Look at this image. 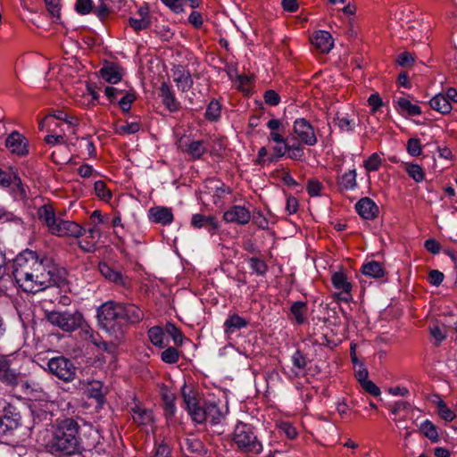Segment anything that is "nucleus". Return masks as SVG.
<instances>
[{"label":"nucleus","mask_w":457,"mask_h":457,"mask_svg":"<svg viewBox=\"0 0 457 457\" xmlns=\"http://www.w3.org/2000/svg\"><path fill=\"white\" fill-rule=\"evenodd\" d=\"M292 361L295 367L298 369H304L307 365V361L304 355L300 352L296 351L292 356Z\"/></svg>","instance_id":"64"},{"label":"nucleus","mask_w":457,"mask_h":457,"mask_svg":"<svg viewBox=\"0 0 457 457\" xmlns=\"http://www.w3.org/2000/svg\"><path fill=\"white\" fill-rule=\"evenodd\" d=\"M95 14L101 20L105 19L111 12L109 6L101 1L100 4L94 9Z\"/></svg>","instance_id":"62"},{"label":"nucleus","mask_w":457,"mask_h":457,"mask_svg":"<svg viewBox=\"0 0 457 457\" xmlns=\"http://www.w3.org/2000/svg\"><path fill=\"white\" fill-rule=\"evenodd\" d=\"M75 9L79 14H88L93 10V2L92 0H77Z\"/></svg>","instance_id":"54"},{"label":"nucleus","mask_w":457,"mask_h":457,"mask_svg":"<svg viewBox=\"0 0 457 457\" xmlns=\"http://www.w3.org/2000/svg\"><path fill=\"white\" fill-rule=\"evenodd\" d=\"M445 278V275L437 270H432L428 273V281L431 285L438 287L441 285Z\"/></svg>","instance_id":"63"},{"label":"nucleus","mask_w":457,"mask_h":457,"mask_svg":"<svg viewBox=\"0 0 457 457\" xmlns=\"http://www.w3.org/2000/svg\"><path fill=\"white\" fill-rule=\"evenodd\" d=\"M405 170L408 175L416 182H420L424 179L422 168L418 164L407 163Z\"/></svg>","instance_id":"42"},{"label":"nucleus","mask_w":457,"mask_h":457,"mask_svg":"<svg viewBox=\"0 0 457 457\" xmlns=\"http://www.w3.org/2000/svg\"><path fill=\"white\" fill-rule=\"evenodd\" d=\"M0 380L9 386L18 383L16 373L10 369L9 361L5 359H0Z\"/></svg>","instance_id":"23"},{"label":"nucleus","mask_w":457,"mask_h":457,"mask_svg":"<svg viewBox=\"0 0 457 457\" xmlns=\"http://www.w3.org/2000/svg\"><path fill=\"white\" fill-rule=\"evenodd\" d=\"M321 188V183L316 179H310L307 183V191L312 196L320 195Z\"/></svg>","instance_id":"59"},{"label":"nucleus","mask_w":457,"mask_h":457,"mask_svg":"<svg viewBox=\"0 0 457 457\" xmlns=\"http://www.w3.org/2000/svg\"><path fill=\"white\" fill-rule=\"evenodd\" d=\"M431 108L442 114H447L452 111V104L443 94L436 95L429 102Z\"/></svg>","instance_id":"24"},{"label":"nucleus","mask_w":457,"mask_h":457,"mask_svg":"<svg viewBox=\"0 0 457 457\" xmlns=\"http://www.w3.org/2000/svg\"><path fill=\"white\" fill-rule=\"evenodd\" d=\"M46 320L54 327L59 328L64 332H72L82 328L85 322L84 317L79 311L59 312L51 311L45 312Z\"/></svg>","instance_id":"4"},{"label":"nucleus","mask_w":457,"mask_h":457,"mask_svg":"<svg viewBox=\"0 0 457 457\" xmlns=\"http://www.w3.org/2000/svg\"><path fill=\"white\" fill-rule=\"evenodd\" d=\"M407 152L411 156H419L422 153L421 144L418 138H410L407 142Z\"/></svg>","instance_id":"52"},{"label":"nucleus","mask_w":457,"mask_h":457,"mask_svg":"<svg viewBox=\"0 0 457 457\" xmlns=\"http://www.w3.org/2000/svg\"><path fill=\"white\" fill-rule=\"evenodd\" d=\"M290 312L297 324H303L306 320V303L303 301H297L293 303L290 307Z\"/></svg>","instance_id":"28"},{"label":"nucleus","mask_w":457,"mask_h":457,"mask_svg":"<svg viewBox=\"0 0 457 457\" xmlns=\"http://www.w3.org/2000/svg\"><path fill=\"white\" fill-rule=\"evenodd\" d=\"M333 122L337 125L341 131H352L353 130L356 121L354 119H349L345 116H340L339 113H337L333 119Z\"/></svg>","instance_id":"34"},{"label":"nucleus","mask_w":457,"mask_h":457,"mask_svg":"<svg viewBox=\"0 0 457 457\" xmlns=\"http://www.w3.org/2000/svg\"><path fill=\"white\" fill-rule=\"evenodd\" d=\"M53 117L57 120H63L66 123L72 125V126L78 125L77 119L73 116H70L68 113L64 112L63 111H56L53 114Z\"/></svg>","instance_id":"61"},{"label":"nucleus","mask_w":457,"mask_h":457,"mask_svg":"<svg viewBox=\"0 0 457 457\" xmlns=\"http://www.w3.org/2000/svg\"><path fill=\"white\" fill-rule=\"evenodd\" d=\"M234 442L244 452L259 453L262 450V445L254 434L253 428L250 424L239 422L234 430Z\"/></svg>","instance_id":"5"},{"label":"nucleus","mask_w":457,"mask_h":457,"mask_svg":"<svg viewBox=\"0 0 457 457\" xmlns=\"http://www.w3.org/2000/svg\"><path fill=\"white\" fill-rule=\"evenodd\" d=\"M148 337L151 343L160 348H163L165 344L163 342L164 332L160 327H153L148 330Z\"/></svg>","instance_id":"35"},{"label":"nucleus","mask_w":457,"mask_h":457,"mask_svg":"<svg viewBox=\"0 0 457 457\" xmlns=\"http://www.w3.org/2000/svg\"><path fill=\"white\" fill-rule=\"evenodd\" d=\"M79 428V423L71 418L58 421L54 427L50 443L51 451L66 455L79 453L82 449Z\"/></svg>","instance_id":"1"},{"label":"nucleus","mask_w":457,"mask_h":457,"mask_svg":"<svg viewBox=\"0 0 457 457\" xmlns=\"http://www.w3.org/2000/svg\"><path fill=\"white\" fill-rule=\"evenodd\" d=\"M248 321L237 314L230 315L224 323V331L227 335H231L237 330L245 328Z\"/></svg>","instance_id":"22"},{"label":"nucleus","mask_w":457,"mask_h":457,"mask_svg":"<svg viewBox=\"0 0 457 457\" xmlns=\"http://www.w3.org/2000/svg\"><path fill=\"white\" fill-rule=\"evenodd\" d=\"M21 417L11 404L4 408L0 415V436L12 432L21 426Z\"/></svg>","instance_id":"10"},{"label":"nucleus","mask_w":457,"mask_h":457,"mask_svg":"<svg viewBox=\"0 0 457 457\" xmlns=\"http://www.w3.org/2000/svg\"><path fill=\"white\" fill-rule=\"evenodd\" d=\"M90 221L91 224L94 226H105L109 227V217L108 216H103L101 214V212L98 210H96L92 212L90 215Z\"/></svg>","instance_id":"53"},{"label":"nucleus","mask_w":457,"mask_h":457,"mask_svg":"<svg viewBox=\"0 0 457 457\" xmlns=\"http://www.w3.org/2000/svg\"><path fill=\"white\" fill-rule=\"evenodd\" d=\"M148 218L154 223L162 226H168L173 220V213L170 208L165 206H154L148 210Z\"/></svg>","instance_id":"14"},{"label":"nucleus","mask_w":457,"mask_h":457,"mask_svg":"<svg viewBox=\"0 0 457 457\" xmlns=\"http://www.w3.org/2000/svg\"><path fill=\"white\" fill-rule=\"evenodd\" d=\"M37 214L39 219L44 221L45 225H46L48 228L55 226V228H70V227L73 225L72 222L63 220L62 219H57L51 205H43L38 209ZM74 225L79 228H83L77 223H74Z\"/></svg>","instance_id":"12"},{"label":"nucleus","mask_w":457,"mask_h":457,"mask_svg":"<svg viewBox=\"0 0 457 457\" xmlns=\"http://www.w3.org/2000/svg\"><path fill=\"white\" fill-rule=\"evenodd\" d=\"M191 225L196 228H216L218 224L213 216H204L201 214H195L192 217Z\"/></svg>","instance_id":"31"},{"label":"nucleus","mask_w":457,"mask_h":457,"mask_svg":"<svg viewBox=\"0 0 457 457\" xmlns=\"http://www.w3.org/2000/svg\"><path fill=\"white\" fill-rule=\"evenodd\" d=\"M131 411L134 421L139 425H146L153 421V412L151 410L136 405Z\"/></svg>","instance_id":"26"},{"label":"nucleus","mask_w":457,"mask_h":457,"mask_svg":"<svg viewBox=\"0 0 457 457\" xmlns=\"http://www.w3.org/2000/svg\"><path fill=\"white\" fill-rule=\"evenodd\" d=\"M55 233L58 237H65L68 236V233L65 230H56ZM98 230H73L72 233L69 234V236L74 237L76 238L83 237L82 239H78L77 244L80 249H82L86 253H91L95 251L96 243L97 239L96 237H99V235L96 234Z\"/></svg>","instance_id":"9"},{"label":"nucleus","mask_w":457,"mask_h":457,"mask_svg":"<svg viewBox=\"0 0 457 457\" xmlns=\"http://www.w3.org/2000/svg\"><path fill=\"white\" fill-rule=\"evenodd\" d=\"M100 73L102 78L111 84H116L121 80V74L120 72V69L117 66L111 65L103 67L100 70Z\"/></svg>","instance_id":"30"},{"label":"nucleus","mask_w":457,"mask_h":457,"mask_svg":"<svg viewBox=\"0 0 457 457\" xmlns=\"http://www.w3.org/2000/svg\"><path fill=\"white\" fill-rule=\"evenodd\" d=\"M397 105L400 110L407 112L409 115L415 116L421 113V109L419 105L411 104L408 99L400 97L397 100Z\"/></svg>","instance_id":"36"},{"label":"nucleus","mask_w":457,"mask_h":457,"mask_svg":"<svg viewBox=\"0 0 457 457\" xmlns=\"http://www.w3.org/2000/svg\"><path fill=\"white\" fill-rule=\"evenodd\" d=\"M220 115V104L216 100H212L209 104L206 112L205 117L210 120H216Z\"/></svg>","instance_id":"45"},{"label":"nucleus","mask_w":457,"mask_h":457,"mask_svg":"<svg viewBox=\"0 0 457 457\" xmlns=\"http://www.w3.org/2000/svg\"><path fill=\"white\" fill-rule=\"evenodd\" d=\"M136 96L133 93H126L125 96L120 100L119 105L123 112L130 110L131 104L135 101Z\"/></svg>","instance_id":"56"},{"label":"nucleus","mask_w":457,"mask_h":457,"mask_svg":"<svg viewBox=\"0 0 457 457\" xmlns=\"http://www.w3.org/2000/svg\"><path fill=\"white\" fill-rule=\"evenodd\" d=\"M95 191L98 197L102 200L108 201L112 197L111 192L106 188L104 181L99 180L95 183Z\"/></svg>","instance_id":"49"},{"label":"nucleus","mask_w":457,"mask_h":457,"mask_svg":"<svg viewBox=\"0 0 457 457\" xmlns=\"http://www.w3.org/2000/svg\"><path fill=\"white\" fill-rule=\"evenodd\" d=\"M361 272L365 276L374 278H380L385 275V270L382 265L376 261H370L364 263L361 267Z\"/></svg>","instance_id":"25"},{"label":"nucleus","mask_w":457,"mask_h":457,"mask_svg":"<svg viewBox=\"0 0 457 457\" xmlns=\"http://www.w3.org/2000/svg\"><path fill=\"white\" fill-rule=\"evenodd\" d=\"M121 313V303L109 301L97 309V319L104 328H112L122 326Z\"/></svg>","instance_id":"7"},{"label":"nucleus","mask_w":457,"mask_h":457,"mask_svg":"<svg viewBox=\"0 0 457 457\" xmlns=\"http://www.w3.org/2000/svg\"><path fill=\"white\" fill-rule=\"evenodd\" d=\"M34 420L37 419L39 421L45 422L48 425L53 420V413L50 411L44 410L42 408H37L32 411Z\"/></svg>","instance_id":"48"},{"label":"nucleus","mask_w":457,"mask_h":457,"mask_svg":"<svg viewBox=\"0 0 457 457\" xmlns=\"http://www.w3.org/2000/svg\"><path fill=\"white\" fill-rule=\"evenodd\" d=\"M223 218L227 222L245 225L250 220L251 215L250 212L245 207L235 205L225 212Z\"/></svg>","instance_id":"15"},{"label":"nucleus","mask_w":457,"mask_h":457,"mask_svg":"<svg viewBox=\"0 0 457 457\" xmlns=\"http://www.w3.org/2000/svg\"><path fill=\"white\" fill-rule=\"evenodd\" d=\"M18 179V172L15 169L10 167L8 170L0 169V186L3 187H9L13 179Z\"/></svg>","instance_id":"38"},{"label":"nucleus","mask_w":457,"mask_h":457,"mask_svg":"<svg viewBox=\"0 0 457 457\" xmlns=\"http://www.w3.org/2000/svg\"><path fill=\"white\" fill-rule=\"evenodd\" d=\"M161 358L166 363H176L179 360V352L174 347H169L162 353Z\"/></svg>","instance_id":"51"},{"label":"nucleus","mask_w":457,"mask_h":457,"mask_svg":"<svg viewBox=\"0 0 457 457\" xmlns=\"http://www.w3.org/2000/svg\"><path fill=\"white\" fill-rule=\"evenodd\" d=\"M263 97L265 103L272 106L278 105L280 102L279 95L275 90L272 89L265 91Z\"/></svg>","instance_id":"57"},{"label":"nucleus","mask_w":457,"mask_h":457,"mask_svg":"<svg viewBox=\"0 0 457 457\" xmlns=\"http://www.w3.org/2000/svg\"><path fill=\"white\" fill-rule=\"evenodd\" d=\"M338 184L343 190H351L356 187V171L355 170L345 172L338 180Z\"/></svg>","instance_id":"32"},{"label":"nucleus","mask_w":457,"mask_h":457,"mask_svg":"<svg viewBox=\"0 0 457 457\" xmlns=\"http://www.w3.org/2000/svg\"><path fill=\"white\" fill-rule=\"evenodd\" d=\"M331 281L336 289L341 290L342 294L348 295L352 289V285L347 281L346 277L342 272H335L331 277Z\"/></svg>","instance_id":"29"},{"label":"nucleus","mask_w":457,"mask_h":457,"mask_svg":"<svg viewBox=\"0 0 457 457\" xmlns=\"http://www.w3.org/2000/svg\"><path fill=\"white\" fill-rule=\"evenodd\" d=\"M98 269L100 273L109 281L123 287H127L129 286V280L127 278H124L120 271L112 269L106 262H100Z\"/></svg>","instance_id":"16"},{"label":"nucleus","mask_w":457,"mask_h":457,"mask_svg":"<svg viewBox=\"0 0 457 457\" xmlns=\"http://www.w3.org/2000/svg\"><path fill=\"white\" fill-rule=\"evenodd\" d=\"M381 165V158L377 154H372L367 161L364 162V167L368 171H375L378 170Z\"/></svg>","instance_id":"50"},{"label":"nucleus","mask_w":457,"mask_h":457,"mask_svg":"<svg viewBox=\"0 0 457 457\" xmlns=\"http://www.w3.org/2000/svg\"><path fill=\"white\" fill-rule=\"evenodd\" d=\"M173 80L177 83L178 88L186 92L189 90L193 85V80L189 71H186L183 66L178 65L172 70Z\"/></svg>","instance_id":"17"},{"label":"nucleus","mask_w":457,"mask_h":457,"mask_svg":"<svg viewBox=\"0 0 457 457\" xmlns=\"http://www.w3.org/2000/svg\"><path fill=\"white\" fill-rule=\"evenodd\" d=\"M184 447L192 453L202 455L205 453L203 442L196 438H187L185 440Z\"/></svg>","instance_id":"40"},{"label":"nucleus","mask_w":457,"mask_h":457,"mask_svg":"<svg viewBox=\"0 0 457 457\" xmlns=\"http://www.w3.org/2000/svg\"><path fill=\"white\" fill-rule=\"evenodd\" d=\"M397 63L402 67H410L414 64V56L409 52H403L398 55Z\"/></svg>","instance_id":"55"},{"label":"nucleus","mask_w":457,"mask_h":457,"mask_svg":"<svg viewBox=\"0 0 457 457\" xmlns=\"http://www.w3.org/2000/svg\"><path fill=\"white\" fill-rule=\"evenodd\" d=\"M185 146L186 148H184L183 140L180 139L179 147H181L183 151H186L195 159L200 158L205 152V148L203 145V141H191L189 144L186 143Z\"/></svg>","instance_id":"27"},{"label":"nucleus","mask_w":457,"mask_h":457,"mask_svg":"<svg viewBox=\"0 0 457 457\" xmlns=\"http://www.w3.org/2000/svg\"><path fill=\"white\" fill-rule=\"evenodd\" d=\"M182 396L188 413L192 420L197 423L204 422L210 416L214 420L216 418L215 414H220L216 404H210L204 409L197 404L195 397L187 395L185 390L182 391Z\"/></svg>","instance_id":"8"},{"label":"nucleus","mask_w":457,"mask_h":457,"mask_svg":"<svg viewBox=\"0 0 457 457\" xmlns=\"http://www.w3.org/2000/svg\"><path fill=\"white\" fill-rule=\"evenodd\" d=\"M51 262L50 259L37 254L33 268V277L31 278V282L35 284L34 288L32 291H28V293H37L56 284L54 278L55 268Z\"/></svg>","instance_id":"3"},{"label":"nucleus","mask_w":457,"mask_h":457,"mask_svg":"<svg viewBox=\"0 0 457 457\" xmlns=\"http://www.w3.org/2000/svg\"><path fill=\"white\" fill-rule=\"evenodd\" d=\"M122 325L124 323H137L144 318V312L134 304L121 303Z\"/></svg>","instance_id":"21"},{"label":"nucleus","mask_w":457,"mask_h":457,"mask_svg":"<svg viewBox=\"0 0 457 457\" xmlns=\"http://www.w3.org/2000/svg\"><path fill=\"white\" fill-rule=\"evenodd\" d=\"M37 256V253L35 251H22L13 260L11 273H7V277L13 278L24 292L32 291L34 288L35 284L31 282V278Z\"/></svg>","instance_id":"2"},{"label":"nucleus","mask_w":457,"mask_h":457,"mask_svg":"<svg viewBox=\"0 0 457 457\" xmlns=\"http://www.w3.org/2000/svg\"><path fill=\"white\" fill-rule=\"evenodd\" d=\"M429 331L431 336L436 340V345L446 338L445 329L438 326L431 327Z\"/></svg>","instance_id":"60"},{"label":"nucleus","mask_w":457,"mask_h":457,"mask_svg":"<svg viewBox=\"0 0 457 457\" xmlns=\"http://www.w3.org/2000/svg\"><path fill=\"white\" fill-rule=\"evenodd\" d=\"M140 129V125L137 122H131L128 123L126 125H121L119 128H117V133L123 135V134H134L137 132Z\"/></svg>","instance_id":"58"},{"label":"nucleus","mask_w":457,"mask_h":457,"mask_svg":"<svg viewBox=\"0 0 457 457\" xmlns=\"http://www.w3.org/2000/svg\"><path fill=\"white\" fill-rule=\"evenodd\" d=\"M13 188L12 193L13 196L16 200H21L22 202H26L28 199L26 189L21 182V178L18 176L17 179H13L12 181Z\"/></svg>","instance_id":"41"},{"label":"nucleus","mask_w":457,"mask_h":457,"mask_svg":"<svg viewBox=\"0 0 457 457\" xmlns=\"http://www.w3.org/2000/svg\"><path fill=\"white\" fill-rule=\"evenodd\" d=\"M248 262L250 268L253 273H255L258 276H264L266 274L268 270V266L263 260L256 256H253L248 259Z\"/></svg>","instance_id":"37"},{"label":"nucleus","mask_w":457,"mask_h":457,"mask_svg":"<svg viewBox=\"0 0 457 457\" xmlns=\"http://www.w3.org/2000/svg\"><path fill=\"white\" fill-rule=\"evenodd\" d=\"M28 145L27 138L18 131H12L5 139V146L19 156L29 154Z\"/></svg>","instance_id":"13"},{"label":"nucleus","mask_w":457,"mask_h":457,"mask_svg":"<svg viewBox=\"0 0 457 457\" xmlns=\"http://www.w3.org/2000/svg\"><path fill=\"white\" fill-rule=\"evenodd\" d=\"M9 223L11 226L20 227L22 225V220L12 212L4 208H0V224Z\"/></svg>","instance_id":"33"},{"label":"nucleus","mask_w":457,"mask_h":457,"mask_svg":"<svg viewBox=\"0 0 457 457\" xmlns=\"http://www.w3.org/2000/svg\"><path fill=\"white\" fill-rule=\"evenodd\" d=\"M420 431L425 436L432 442H437L439 439L436 427L428 420H426L420 426Z\"/></svg>","instance_id":"39"},{"label":"nucleus","mask_w":457,"mask_h":457,"mask_svg":"<svg viewBox=\"0 0 457 457\" xmlns=\"http://www.w3.org/2000/svg\"><path fill=\"white\" fill-rule=\"evenodd\" d=\"M162 400L164 402V406H165L164 410H165L166 415H170V416L174 415L175 411H176V407L174 404L175 395L172 393L165 390L162 393Z\"/></svg>","instance_id":"43"},{"label":"nucleus","mask_w":457,"mask_h":457,"mask_svg":"<svg viewBox=\"0 0 457 457\" xmlns=\"http://www.w3.org/2000/svg\"><path fill=\"white\" fill-rule=\"evenodd\" d=\"M46 370L65 383L72 382L77 378V367L73 361L63 355L50 358Z\"/></svg>","instance_id":"6"},{"label":"nucleus","mask_w":457,"mask_h":457,"mask_svg":"<svg viewBox=\"0 0 457 457\" xmlns=\"http://www.w3.org/2000/svg\"><path fill=\"white\" fill-rule=\"evenodd\" d=\"M129 23L130 27L137 32L145 29L150 26V18L149 17H141V18H129Z\"/></svg>","instance_id":"46"},{"label":"nucleus","mask_w":457,"mask_h":457,"mask_svg":"<svg viewBox=\"0 0 457 457\" xmlns=\"http://www.w3.org/2000/svg\"><path fill=\"white\" fill-rule=\"evenodd\" d=\"M159 90V96L166 108L172 112L179 111L180 104L177 101L170 87L166 82H162Z\"/></svg>","instance_id":"18"},{"label":"nucleus","mask_w":457,"mask_h":457,"mask_svg":"<svg viewBox=\"0 0 457 457\" xmlns=\"http://www.w3.org/2000/svg\"><path fill=\"white\" fill-rule=\"evenodd\" d=\"M312 45L321 53L327 54L333 47V39L328 31L320 30L312 38Z\"/></svg>","instance_id":"20"},{"label":"nucleus","mask_w":457,"mask_h":457,"mask_svg":"<svg viewBox=\"0 0 457 457\" xmlns=\"http://www.w3.org/2000/svg\"><path fill=\"white\" fill-rule=\"evenodd\" d=\"M293 130L302 143L310 146H312L317 143L314 129L305 119L295 120Z\"/></svg>","instance_id":"11"},{"label":"nucleus","mask_w":457,"mask_h":457,"mask_svg":"<svg viewBox=\"0 0 457 457\" xmlns=\"http://www.w3.org/2000/svg\"><path fill=\"white\" fill-rule=\"evenodd\" d=\"M436 397L438 398V402L436 403L438 414L443 420L446 421H452L455 418V414L450 408L447 407L445 403L441 400L438 395H436Z\"/></svg>","instance_id":"44"},{"label":"nucleus","mask_w":457,"mask_h":457,"mask_svg":"<svg viewBox=\"0 0 457 457\" xmlns=\"http://www.w3.org/2000/svg\"><path fill=\"white\" fill-rule=\"evenodd\" d=\"M355 209L363 219L374 218L378 212V207L369 197L360 199L355 204Z\"/></svg>","instance_id":"19"},{"label":"nucleus","mask_w":457,"mask_h":457,"mask_svg":"<svg viewBox=\"0 0 457 457\" xmlns=\"http://www.w3.org/2000/svg\"><path fill=\"white\" fill-rule=\"evenodd\" d=\"M166 333L170 336L176 345H181L183 343V335L181 331L173 324H167L165 328Z\"/></svg>","instance_id":"47"}]
</instances>
